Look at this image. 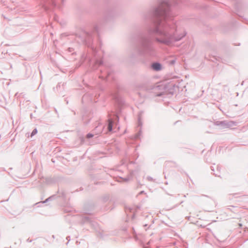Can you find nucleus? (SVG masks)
I'll use <instances>...</instances> for the list:
<instances>
[{
  "label": "nucleus",
  "instance_id": "nucleus-1",
  "mask_svg": "<svg viewBox=\"0 0 248 248\" xmlns=\"http://www.w3.org/2000/svg\"><path fill=\"white\" fill-rule=\"evenodd\" d=\"M152 68L155 70H159L161 68V66L159 63H155L152 65Z\"/></svg>",
  "mask_w": 248,
  "mask_h": 248
},
{
  "label": "nucleus",
  "instance_id": "nucleus-2",
  "mask_svg": "<svg viewBox=\"0 0 248 248\" xmlns=\"http://www.w3.org/2000/svg\"><path fill=\"white\" fill-rule=\"evenodd\" d=\"M112 128V121L111 120H109L108 121V130L109 131H111Z\"/></svg>",
  "mask_w": 248,
  "mask_h": 248
},
{
  "label": "nucleus",
  "instance_id": "nucleus-3",
  "mask_svg": "<svg viewBox=\"0 0 248 248\" xmlns=\"http://www.w3.org/2000/svg\"><path fill=\"white\" fill-rule=\"evenodd\" d=\"M37 133V129H35L33 130V131L32 132L31 134V137L35 135V134H36Z\"/></svg>",
  "mask_w": 248,
  "mask_h": 248
},
{
  "label": "nucleus",
  "instance_id": "nucleus-4",
  "mask_svg": "<svg viewBox=\"0 0 248 248\" xmlns=\"http://www.w3.org/2000/svg\"><path fill=\"white\" fill-rule=\"evenodd\" d=\"M93 137V135L91 134H89L87 135V137L88 138H92Z\"/></svg>",
  "mask_w": 248,
  "mask_h": 248
}]
</instances>
